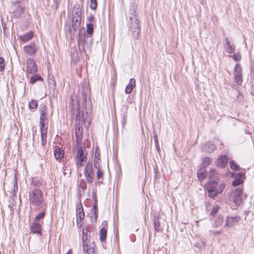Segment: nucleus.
Listing matches in <instances>:
<instances>
[{
	"label": "nucleus",
	"mask_w": 254,
	"mask_h": 254,
	"mask_svg": "<svg viewBox=\"0 0 254 254\" xmlns=\"http://www.w3.org/2000/svg\"><path fill=\"white\" fill-rule=\"evenodd\" d=\"M234 76L236 83L241 85L243 82L242 68L239 64H237L234 68Z\"/></svg>",
	"instance_id": "obj_8"
},
{
	"label": "nucleus",
	"mask_w": 254,
	"mask_h": 254,
	"mask_svg": "<svg viewBox=\"0 0 254 254\" xmlns=\"http://www.w3.org/2000/svg\"><path fill=\"white\" fill-rule=\"evenodd\" d=\"M40 124L43 125L45 123V121H47V109L45 106H43L40 108Z\"/></svg>",
	"instance_id": "obj_17"
},
{
	"label": "nucleus",
	"mask_w": 254,
	"mask_h": 254,
	"mask_svg": "<svg viewBox=\"0 0 254 254\" xmlns=\"http://www.w3.org/2000/svg\"><path fill=\"white\" fill-rule=\"evenodd\" d=\"M84 176L88 183L92 184L95 174L92 164H88L86 166L84 170Z\"/></svg>",
	"instance_id": "obj_7"
},
{
	"label": "nucleus",
	"mask_w": 254,
	"mask_h": 254,
	"mask_svg": "<svg viewBox=\"0 0 254 254\" xmlns=\"http://www.w3.org/2000/svg\"><path fill=\"white\" fill-rule=\"evenodd\" d=\"M34 35V33L33 32L30 31L29 32L23 35L20 36L19 39L23 42H26L30 40H31Z\"/></svg>",
	"instance_id": "obj_28"
},
{
	"label": "nucleus",
	"mask_w": 254,
	"mask_h": 254,
	"mask_svg": "<svg viewBox=\"0 0 254 254\" xmlns=\"http://www.w3.org/2000/svg\"><path fill=\"white\" fill-rule=\"evenodd\" d=\"M135 79L134 78H131L129 80L128 84L126 88L125 93L126 94H130L132 92L133 89L135 87Z\"/></svg>",
	"instance_id": "obj_21"
},
{
	"label": "nucleus",
	"mask_w": 254,
	"mask_h": 254,
	"mask_svg": "<svg viewBox=\"0 0 254 254\" xmlns=\"http://www.w3.org/2000/svg\"><path fill=\"white\" fill-rule=\"evenodd\" d=\"M230 167L234 171H239L240 170V167L234 161H231L230 162Z\"/></svg>",
	"instance_id": "obj_36"
},
{
	"label": "nucleus",
	"mask_w": 254,
	"mask_h": 254,
	"mask_svg": "<svg viewBox=\"0 0 254 254\" xmlns=\"http://www.w3.org/2000/svg\"><path fill=\"white\" fill-rule=\"evenodd\" d=\"M24 52L29 56H33L36 54L38 50V46L34 42H31L30 44L25 46L23 48Z\"/></svg>",
	"instance_id": "obj_11"
},
{
	"label": "nucleus",
	"mask_w": 254,
	"mask_h": 254,
	"mask_svg": "<svg viewBox=\"0 0 254 254\" xmlns=\"http://www.w3.org/2000/svg\"><path fill=\"white\" fill-rule=\"evenodd\" d=\"M43 78L39 74H34V75L30 78V83L31 84H34L38 81H43Z\"/></svg>",
	"instance_id": "obj_30"
},
{
	"label": "nucleus",
	"mask_w": 254,
	"mask_h": 254,
	"mask_svg": "<svg viewBox=\"0 0 254 254\" xmlns=\"http://www.w3.org/2000/svg\"><path fill=\"white\" fill-rule=\"evenodd\" d=\"M40 127L41 129V134L47 135V127H45V123L43 124V125L40 124Z\"/></svg>",
	"instance_id": "obj_39"
},
{
	"label": "nucleus",
	"mask_w": 254,
	"mask_h": 254,
	"mask_svg": "<svg viewBox=\"0 0 254 254\" xmlns=\"http://www.w3.org/2000/svg\"><path fill=\"white\" fill-rule=\"evenodd\" d=\"M99 234L100 241L102 242L104 241L106 239L107 230L104 228H101L100 230Z\"/></svg>",
	"instance_id": "obj_31"
},
{
	"label": "nucleus",
	"mask_w": 254,
	"mask_h": 254,
	"mask_svg": "<svg viewBox=\"0 0 254 254\" xmlns=\"http://www.w3.org/2000/svg\"><path fill=\"white\" fill-rule=\"evenodd\" d=\"M27 70L26 75L29 77L30 74H35L38 70V67L35 61L32 58H28L26 60Z\"/></svg>",
	"instance_id": "obj_6"
},
{
	"label": "nucleus",
	"mask_w": 254,
	"mask_h": 254,
	"mask_svg": "<svg viewBox=\"0 0 254 254\" xmlns=\"http://www.w3.org/2000/svg\"><path fill=\"white\" fill-rule=\"evenodd\" d=\"M218 174L214 169H211L209 174V177L211 179L210 182L215 181V179L218 178Z\"/></svg>",
	"instance_id": "obj_32"
},
{
	"label": "nucleus",
	"mask_w": 254,
	"mask_h": 254,
	"mask_svg": "<svg viewBox=\"0 0 254 254\" xmlns=\"http://www.w3.org/2000/svg\"><path fill=\"white\" fill-rule=\"evenodd\" d=\"M20 1V0H17L11 2L10 10L13 13V16L15 18H21L25 11V7L19 4Z\"/></svg>",
	"instance_id": "obj_3"
},
{
	"label": "nucleus",
	"mask_w": 254,
	"mask_h": 254,
	"mask_svg": "<svg viewBox=\"0 0 254 254\" xmlns=\"http://www.w3.org/2000/svg\"><path fill=\"white\" fill-rule=\"evenodd\" d=\"M42 226L39 222H34L30 226L31 232L38 235H41Z\"/></svg>",
	"instance_id": "obj_20"
},
{
	"label": "nucleus",
	"mask_w": 254,
	"mask_h": 254,
	"mask_svg": "<svg viewBox=\"0 0 254 254\" xmlns=\"http://www.w3.org/2000/svg\"><path fill=\"white\" fill-rule=\"evenodd\" d=\"M90 244H88V236L87 235V232H85L84 229H83L82 231V245H83V250H85V248H89V245Z\"/></svg>",
	"instance_id": "obj_27"
},
{
	"label": "nucleus",
	"mask_w": 254,
	"mask_h": 254,
	"mask_svg": "<svg viewBox=\"0 0 254 254\" xmlns=\"http://www.w3.org/2000/svg\"><path fill=\"white\" fill-rule=\"evenodd\" d=\"M131 14L133 16H134L135 18V23L134 24L132 23V26L131 27L132 30L133 31V36L134 38L137 39L138 36L140 32V28L139 27L140 21L136 16V10L134 6H133L132 8Z\"/></svg>",
	"instance_id": "obj_5"
},
{
	"label": "nucleus",
	"mask_w": 254,
	"mask_h": 254,
	"mask_svg": "<svg viewBox=\"0 0 254 254\" xmlns=\"http://www.w3.org/2000/svg\"><path fill=\"white\" fill-rule=\"evenodd\" d=\"M212 163V159L210 158L205 157L203 159V165L206 167L208 166Z\"/></svg>",
	"instance_id": "obj_35"
},
{
	"label": "nucleus",
	"mask_w": 254,
	"mask_h": 254,
	"mask_svg": "<svg viewBox=\"0 0 254 254\" xmlns=\"http://www.w3.org/2000/svg\"><path fill=\"white\" fill-rule=\"evenodd\" d=\"M93 197L94 198V204H97V198L95 196V194H93Z\"/></svg>",
	"instance_id": "obj_49"
},
{
	"label": "nucleus",
	"mask_w": 254,
	"mask_h": 254,
	"mask_svg": "<svg viewBox=\"0 0 254 254\" xmlns=\"http://www.w3.org/2000/svg\"><path fill=\"white\" fill-rule=\"evenodd\" d=\"M95 245L94 243L92 242L89 245V247L85 248V250H83V251L87 254H95Z\"/></svg>",
	"instance_id": "obj_29"
},
{
	"label": "nucleus",
	"mask_w": 254,
	"mask_h": 254,
	"mask_svg": "<svg viewBox=\"0 0 254 254\" xmlns=\"http://www.w3.org/2000/svg\"><path fill=\"white\" fill-rule=\"evenodd\" d=\"M93 208L95 209V211H96V210L97 209V204H94Z\"/></svg>",
	"instance_id": "obj_53"
},
{
	"label": "nucleus",
	"mask_w": 254,
	"mask_h": 254,
	"mask_svg": "<svg viewBox=\"0 0 254 254\" xmlns=\"http://www.w3.org/2000/svg\"><path fill=\"white\" fill-rule=\"evenodd\" d=\"M45 215V212H41L36 216L35 220L36 221H38L41 219H43Z\"/></svg>",
	"instance_id": "obj_46"
},
{
	"label": "nucleus",
	"mask_w": 254,
	"mask_h": 254,
	"mask_svg": "<svg viewBox=\"0 0 254 254\" xmlns=\"http://www.w3.org/2000/svg\"><path fill=\"white\" fill-rule=\"evenodd\" d=\"M154 226L156 231L159 232L160 231V222L157 219L154 220Z\"/></svg>",
	"instance_id": "obj_42"
},
{
	"label": "nucleus",
	"mask_w": 254,
	"mask_h": 254,
	"mask_svg": "<svg viewBox=\"0 0 254 254\" xmlns=\"http://www.w3.org/2000/svg\"><path fill=\"white\" fill-rule=\"evenodd\" d=\"M68 254V253H67V254Z\"/></svg>",
	"instance_id": "obj_56"
},
{
	"label": "nucleus",
	"mask_w": 254,
	"mask_h": 254,
	"mask_svg": "<svg viewBox=\"0 0 254 254\" xmlns=\"http://www.w3.org/2000/svg\"><path fill=\"white\" fill-rule=\"evenodd\" d=\"M97 170V178L99 180V183H102L104 178V172L100 167V165H98V168L94 167Z\"/></svg>",
	"instance_id": "obj_26"
},
{
	"label": "nucleus",
	"mask_w": 254,
	"mask_h": 254,
	"mask_svg": "<svg viewBox=\"0 0 254 254\" xmlns=\"http://www.w3.org/2000/svg\"><path fill=\"white\" fill-rule=\"evenodd\" d=\"M37 102L35 100H32L29 103V107L31 109H35L37 107Z\"/></svg>",
	"instance_id": "obj_37"
},
{
	"label": "nucleus",
	"mask_w": 254,
	"mask_h": 254,
	"mask_svg": "<svg viewBox=\"0 0 254 254\" xmlns=\"http://www.w3.org/2000/svg\"><path fill=\"white\" fill-rule=\"evenodd\" d=\"M100 152L98 148H96L95 152V156L94 158L93 165L94 167L98 168V165H100Z\"/></svg>",
	"instance_id": "obj_23"
},
{
	"label": "nucleus",
	"mask_w": 254,
	"mask_h": 254,
	"mask_svg": "<svg viewBox=\"0 0 254 254\" xmlns=\"http://www.w3.org/2000/svg\"><path fill=\"white\" fill-rule=\"evenodd\" d=\"M222 232L221 231H216L215 232H213V233L214 234H221Z\"/></svg>",
	"instance_id": "obj_52"
},
{
	"label": "nucleus",
	"mask_w": 254,
	"mask_h": 254,
	"mask_svg": "<svg viewBox=\"0 0 254 254\" xmlns=\"http://www.w3.org/2000/svg\"><path fill=\"white\" fill-rule=\"evenodd\" d=\"M129 19H130V20H133V17L130 16V17H129Z\"/></svg>",
	"instance_id": "obj_54"
},
{
	"label": "nucleus",
	"mask_w": 254,
	"mask_h": 254,
	"mask_svg": "<svg viewBox=\"0 0 254 254\" xmlns=\"http://www.w3.org/2000/svg\"><path fill=\"white\" fill-rule=\"evenodd\" d=\"M76 213L77 223H78L79 221L81 222L82 220L84 218V213L81 204L77 205L76 208Z\"/></svg>",
	"instance_id": "obj_19"
},
{
	"label": "nucleus",
	"mask_w": 254,
	"mask_h": 254,
	"mask_svg": "<svg viewBox=\"0 0 254 254\" xmlns=\"http://www.w3.org/2000/svg\"><path fill=\"white\" fill-rule=\"evenodd\" d=\"M225 44L224 45V48L228 54H232L234 52L235 50V46L230 44V41L228 38L225 39Z\"/></svg>",
	"instance_id": "obj_18"
},
{
	"label": "nucleus",
	"mask_w": 254,
	"mask_h": 254,
	"mask_svg": "<svg viewBox=\"0 0 254 254\" xmlns=\"http://www.w3.org/2000/svg\"><path fill=\"white\" fill-rule=\"evenodd\" d=\"M245 175V174L242 173H238L237 174L235 180L233 181L232 183V185L234 187L239 186L243 183V181L242 180V178Z\"/></svg>",
	"instance_id": "obj_22"
},
{
	"label": "nucleus",
	"mask_w": 254,
	"mask_h": 254,
	"mask_svg": "<svg viewBox=\"0 0 254 254\" xmlns=\"http://www.w3.org/2000/svg\"><path fill=\"white\" fill-rule=\"evenodd\" d=\"M83 121L80 119V117H79V123L75 129V134L76 137L77 142H79L81 139V135L82 134V123Z\"/></svg>",
	"instance_id": "obj_15"
},
{
	"label": "nucleus",
	"mask_w": 254,
	"mask_h": 254,
	"mask_svg": "<svg viewBox=\"0 0 254 254\" xmlns=\"http://www.w3.org/2000/svg\"><path fill=\"white\" fill-rule=\"evenodd\" d=\"M210 218L212 221V224L214 227H217L220 226L223 222V218L220 214L211 217Z\"/></svg>",
	"instance_id": "obj_16"
},
{
	"label": "nucleus",
	"mask_w": 254,
	"mask_h": 254,
	"mask_svg": "<svg viewBox=\"0 0 254 254\" xmlns=\"http://www.w3.org/2000/svg\"><path fill=\"white\" fill-rule=\"evenodd\" d=\"M219 209V207L218 205H216L213 208V210L211 211L210 214V217H213L214 216H216L217 214V212L218 211Z\"/></svg>",
	"instance_id": "obj_40"
},
{
	"label": "nucleus",
	"mask_w": 254,
	"mask_h": 254,
	"mask_svg": "<svg viewBox=\"0 0 254 254\" xmlns=\"http://www.w3.org/2000/svg\"><path fill=\"white\" fill-rule=\"evenodd\" d=\"M227 163V157L225 155L221 156L217 160V165L221 168L225 167Z\"/></svg>",
	"instance_id": "obj_25"
},
{
	"label": "nucleus",
	"mask_w": 254,
	"mask_h": 254,
	"mask_svg": "<svg viewBox=\"0 0 254 254\" xmlns=\"http://www.w3.org/2000/svg\"><path fill=\"white\" fill-rule=\"evenodd\" d=\"M69 171V170L67 169V168H64V170H63V174L64 175V176H66L68 175V173L67 172H68Z\"/></svg>",
	"instance_id": "obj_48"
},
{
	"label": "nucleus",
	"mask_w": 254,
	"mask_h": 254,
	"mask_svg": "<svg viewBox=\"0 0 254 254\" xmlns=\"http://www.w3.org/2000/svg\"><path fill=\"white\" fill-rule=\"evenodd\" d=\"M17 189H18L17 181L15 178L14 181H13V189L12 190V192L13 194H15L16 191L17 190Z\"/></svg>",
	"instance_id": "obj_43"
},
{
	"label": "nucleus",
	"mask_w": 254,
	"mask_h": 254,
	"mask_svg": "<svg viewBox=\"0 0 254 254\" xmlns=\"http://www.w3.org/2000/svg\"><path fill=\"white\" fill-rule=\"evenodd\" d=\"M243 190V188L239 187L232 192L230 198L236 205H239L242 202Z\"/></svg>",
	"instance_id": "obj_4"
},
{
	"label": "nucleus",
	"mask_w": 254,
	"mask_h": 254,
	"mask_svg": "<svg viewBox=\"0 0 254 254\" xmlns=\"http://www.w3.org/2000/svg\"><path fill=\"white\" fill-rule=\"evenodd\" d=\"M86 32L88 34L91 35L94 31V26L92 23H88L86 25Z\"/></svg>",
	"instance_id": "obj_34"
},
{
	"label": "nucleus",
	"mask_w": 254,
	"mask_h": 254,
	"mask_svg": "<svg viewBox=\"0 0 254 254\" xmlns=\"http://www.w3.org/2000/svg\"><path fill=\"white\" fill-rule=\"evenodd\" d=\"M232 57L235 61H239L241 60V56L240 53L235 54Z\"/></svg>",
	"instance_id": "obj_45"
},
{
	"label": "nucleus",
	"mask_w": 254,
	"mask_h": 254,
	"mask_svg": "<svg viewBox=\"0 0 254 254\" xmlns=\"http://www.w3.org/2000/svg\"><path fill=\"white\" fill-rule=\"evenodd\" d=\"M5 67V61L3 58L0 57V71H3Z\"/></svg>",
	"instance_id": "obj_41"
},
{
	"label": "nucleus",
	"mask_w": 254,
	"mask_h": 254,
	"mask_svg": "<svg viewBox=\"0 0 254 254\" xmlns=\"http://www.w3.org/2000/svg\"><path fill=\"white\" fill-rule=\"evenodd\" d=\"M97 6V0H90V7L92 10H96Z\"/></svg>",
	"instance_id": "obj_38"
},
{
	"label": "nucleus",
	"mask_w": 254,
	"mask_h": 254,
	"mask_svg": "<svg viewBox=\"0 0 254 254\" xmlns=\"http://www.w3.org/2000/svg\"><path fill=\"white\" fill-rule=\"evenodd\" d=\"M225 188V184L221 183L218 184L216 181L209 182L206 186V190L208 195L211 198H214L221 193Z\"/></svg>",
	"instance_id": "obj_2"
},
{
	"label": "nucleus",
	"mask_w": 254,
	"mask_h": 254,
	"mask_svg": "<svg viewBox=\"0 0 254 254\" xmlns=\"http://www.w3.org/2000/svg\"><path fill=\"white\" fill-rule=\"evenodd\" d=\"M240 220V217L239 216H228L227 218L225 227H231L233 226L236 223L238 222Z\"/></svg>",
	"instance_id": "obj_12"
},
{
	"label": "nucleus",
	"mask_w": 254,
	"mask_h": 254,
	"mask_svg": "<svg viewBox=\"0 0 254 254\" xmlns=\"http://www.w3.org/2000/svg\"><path fill=\"white\" fill-rule=\"evenodd\" d=\"M54 156L57 160H61L64 156V151L59 147H58L54 151Z\"/></svg>",
	"instance_id": "obj_24"
},
{
	"label": "nucleus",
	"mask_w": 254,
	"mask_h": 254,
	"mask_svg": "<svg viewBox=\"0 0 254 254\" xmlns=\"http://www.w3.org/2000/svg\"><path fill=\"white\" fill-rule=\"evenodd\" d=\"M29 202L31 206L35 210L46 208L47 203L45 197L40 189H33L29 192Z\"/></svg>",
	"instance_id": "obj_1"
},
{
	"label": "nucleus",
	"mask_w": 254,
	"mask_h": 254,
	"mask_svg": "<svg viewBox=\"0 0 254 254\" xmlns=\"http://www.w3.org/2000/svg\"><path fill=\"white\" fill-rule=\"evenodd\" d=\"M93 18H94L93 16V15H91V16H90L88 17V20L89 21H90V22H92V21H93Z\"/></svg>",
	"instance_id": "obj_51"
},
{
	"label": "nucleus",
	"mask_w": 254,
	"mask_h": 254,
	"mask_svg": "<svg viewBox=\"0 0 254 254\" xmlns=\"http://www.w3.org/2000/svg\"><path fill=\"white\" fill-rule=\"evenodd\" d=\"M81 13L80 11L77 12L76 15H74L72 17V28L75 31L76 30L77 28L78 27L80 24V21H81Z\"/></svg>",
	"instance_id": "obj_13"
},
{
	"label": "nucleus",
	"mask_w": 254,
	"mask_h": 254,
	"mask_svg": "<svg viewBox=\"0 0 254 254\" xmlns=\"http://www.w3.org/2000/svg\"><path fill=\"white\" fill-rule=\"evenodd\" d=\"M154 138H155V143H156V144L158 146V139H157V135L156 134L155 135H154Z\"/></svg>",
	"instance_id": "obj_50"
},
{
	"label": "nucleus",
	"mask_w": 254,
	"mask_h": 254,
	"mask_svg": "<svg viewBox=\"0 0 254 254\" xmlns=\"http://www.w3.org/2000/svg\"><path fill=\"white\" fill-rule=\"evenodd\" d=\"M41 144L44 146L47 143V135L41 134Z\"/></svg>",
	"instance_id": "obj_44"
},
{
	"label": "nucleus",
	"mask_w": 254,
	"mask_h": 254,
	"mask_svg": "<svg viewBox=\"0 0 254 254\" xmlns=\"http://www.w3.org/2000/svg\"><path fill=\"white\" fill-rule=\"evenodd\" d=\"M85 148L80 147L77 152L76 157V163L77 166H83L86 161V157L84 155Z\"/></svg>",
	"instance_id": "obj_9"
},
{
	"label": "nucleus",
	"mask_w": 254,
	"mask_h": 254,
	"mask_svg": "<svg viewBox=\"0 0 254 254\" xmlns=\"http://www.w3.org/2000/svg\"><path fill=\"white\" fill-rule=\"evenodd\" d=\"M202 148L204 152L210 153L216 149V146L214 144L210 141H208L202 146Z\"/></svg>",
	"instance_id": "obj_14"
},
{
	"label": "nucleus",
	"mask_w": 254,
	"mask_h": 254,
	"mask_svg": "<svg viewBox=\"0 0 254 254\" xmlns=\"http://www.w3.org/2000/svg\"><path fill=\"white\" fill-rule=\"evenodd\" d=\"M58 0H54V2H56V3H57Z\"/></svg>",
	"instance_id": "obj_55"
},
{
	"label": "nucleus",
	"mask_w": 254,
	"mask_h": 254,
	"mask_svg": "<svg viewBox=\"0 0 254 254\" xmlns=\"http://www.w3.org/2000/svg\"><path fill=\"white\" fill-rule=\"evenodd\" d=\"M79 187L81 190H82L83 191H84L86 189V184L85 182L81 180L80 182Z\"/></svg>",
	"instance_id": "obj_47"
},
{
	"label": "nucleus",
	"mask_w": 254,
	"mask_h": 254,
	"mask_svg": "<svg viewBox=\"0 0 254 254\" xmlns=\"http://www.w3.org/2000/svg\"><path fill=\"white\" fill-rule=\"evenodd\" d=\"M206 176L205 170L200 169L197 172V177L199 180H203Z\"/></svg>",
	"instance_id": "obj_33"
},
{
	"label": "nucleus",
	"mask_w": 254,
	"mask_h": 254,
	"mask_svg": "<svg viewBox=\"0 0 254 254\" xmlns=\"http://www.w3.org/2000/svg\"><path fill=\"white\" fill-rule=\"evenodd\" d=\"M86 38L85 32L83 34L79 33L78 38V46L79 49L84 53H86V48L87 47Z\"/></svg>",
	"instance_id": "obj_10"
}]
</instances>
